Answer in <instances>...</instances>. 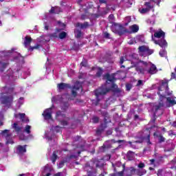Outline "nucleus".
I'll return each mask as SVG.
<instances>
[{
    "label": "nucleus",
    "mask_w": 176,
    "mask_h": 176,
    "mask_svg": "<svg viewBox=\"0 0 176 176\" xmlns=\"http://www.w3.org/2000/svg\"><path fill=\"white\" fill-rule=\"evenodd\" d=\"M170 80L164 78L161 80V85L158 87L157 94L160 97V102L158 104L153 103L151 111L155 116H162L163 115V107H164V100H166V96H172L173 91H169L168 82Z\"/></svg>",
    "instance_id": "obj_1"
},
{
    "label": "nucleus",
    "mask_w": 176,
    "mask_h": 176,
    "mask_svg": "<svg viewBox=\"0 0 176 176\" xmlns=\"http://www.w3.org/2000/svg\"><path fill=\"white\" fill-rule=\"evenodd\" d=\"M111 90L115 94H118L122 92V90H120L119 87H118V85L115 83H112L111 89L102 87L98 89L95 90V96L96 97L97 102H100V101H101V99H100V96H105V94H107V93H109Z\"/></svg>",
    "instance_id": "obj_2"
},
{
    "label": "nucleus",
    "mask_w": 176,
    "mask_h": 176,
    "mask_svg": "<svg viewBox=\"0 0 176 176\" xmlns=\"http://www.w3.org/2000/svg\"><path fill=\"white\" fill-rule=\"evenodd\" d=\"M111 31L114 32V34H118L119 36H122V35H124L126 32H129L123 25L121 24L113 23L111 26Z\"/></svg>",
    "instance_id": "obj_3"
},
{
    "label": "nucleus",
    "mask_w": 176,
    "mask_h": 176,
    "mask_svg": "<svg viewBox=\"0 0 176 176\" xmlns=\"http://www.w3.org/2000/svg\"><path fill=\"white\" fill-rule=\"evenodd\" d=\"M154 52L153 50L149 49V47L146 45H141L138 47L139 54L142 56V57L151 56V54H153Z\"/></svg>",
    "instance_id": "obj_4"
},
{
    "label": "nucleus",
    "mask_w": 176,
    "mask_h": 176,
    "mask_svg": "<svg viewBox=\"0 0 176 176\" xmlns=\"http://www.w3.org/2000/svg\"><path fill=\"white\" fill-rule=\"evenodd\" d=\"M10 63H14L15 64H24L25 61L24 60V57L21 56V54L18 53L14 55L12 58L10 60Z\"/></svg>",
    "instance_id": "obj_5"
},
{
    "label": "nucleus",
    "mask_w": 176,
    "mask_h": 176,
    "mask_svg": "<svg viewBox=\"0 0 176 176\" xmlns=\"http://www.w3.org/2000/svg\"><path fill=\"white\" fill-rule=\"evenodd\" d=\"M55 119L57 121L63 120L66 119V120H71V118L67 117L65 111H63L61 110H58L55 115Z\"/></svg>",
    "instance_id": "obj_6"
},
{
    "label": "nucleus",
    "mask_w": 176,
    "mask_h": 176,
    "mask_svg": "<svg viewBox=\"0 0 176 176\" xmlns=\"http://www.w3.org/2000/svg\"><path fill=\"white\" fill-rule=\"evenodd\" d=\"M84 170L87 172V175L93 176L96 174L97 171L94 170V168L90 166V164L87 163L85 165Z\"/></svg>",
    "instance_id": "obj_7"
},
{
    "label": "nucleus",
    "mask_w": 176,
    "mask_h": 176,
    "mask_svg": "<svg viewBox=\"0 0 176 176\" xmlns=\"http://www.w3.org/2000/svg\"><path fill=\"white\" fill-rule=\"evenodd\" d=\"M1 104L3 105H10L13 102L12 96H3L1 98Z\"/></svg>",
    "instance_id": "obj_8"
},
{
    "label": "nucleus",
    "mask_w": 176,
    "mask_h": 176,
    "mask_svg": "<svg viewBox=\"0 0 176 176\" xmlns=\"http://www.w3.org/2000/svg\"><path fill=\"white\" fill-rule=\"evenodd\" d=\"M52 109V108L46 109L45 111H44L43 113H42L45 120H50L53 119V117L52 116V113H53V112Z\"/></svg>",
    "instance_id": "obj_9"
},
{
    "label": "nucleus",
    "mask_w": 176,
    "mask_h": 176,
    "mask_svg": "<svg viewBox=\"0 0 176 176\" xmlns=\"http://www.w3.org/2000/svg\"><path fill=\"white\" fill-rule=\"evenodd\" d=\"M42 175L43 176H50L52 175V168L49 166V164L45 165L42 168Z\"/></svg>",
    "instance_id": "obj_10"
},
{
    "label": "nucleus",
    "mask_w": 176,
    "mask_h": 176,
    "mask_svg": "<svg viewBox=\"0 0 176 176\" xmlns=\"http://www.w3.org/2000/svg\"><path fill=\"white\" fill-rule=\"evenodd\" d=\"M93 163L96 165V168H102L104 166V160H102L94 159L93 160Z\"/></svg>",
    "instance_id": "obj_11"
},
{
    "label": "nucleus",
    "mask_w": 176,
    "mask_h": 176,
    "mask_svg": "<svg viewBox=\"0 0 176 176\" xmlns=\"http://www.w3.org/2000/svg\"><path fill=\"white\" fill-rule=\"evenodd\" d=\"M14 118H20L21 122H25L26 123H28V122H30V120L26 118H25V113H19L18 114H14Z\"/></svg>",
    "instance_id": "obj_12"
},
{
    "label": "nucleus",
    "mask_w": 176,
    "mask_h": 176,
    "mask_svg": "<svg viewBox=\"0 0 176 176\" xmlns=\"http://www.w3.org/2000/svg\"><path fill=\"white\" fill-rule=\"evenodd\" d=\"M153 135L156 137V138H158L159 144H162V142H164L166 141V138L163 137V135L159 132H155L153 133Z\"/></svg>",
    "instance_id": "obj_13"
},
{
    "label": "nucleus",
    "mask_w": 176,
    "mask_h": 176,
    "mask_svg": "<svg viewBox=\"0 0 176 176\" xmlns=\"http://www.w3.org/2000/svg\"><path fill=\"white\" fill-rule=\"evenodd\" d=\"M125 173L126 174V176H133L135 175V168L134 167L127 168L125 170Z\"/></svg>",
    "instance_id": "obj_14"
},
{
    "label": "nucleus",
    "mask_w": 176,
    "mask_h": 176,
    "mask_svg": "<svg viewBox=\"0 0 176 176\" xmlns=\"http://www.w3.org/2000/svg\"><path fill=\"white\" fill-rule=\"evenodd\" d=\"M155 45H159L160 47H167V41L165 39H161L159 41H155Z\"/></svg>",
    "instance_id": "obj_15"
},
{
    "label": "nucleus",
    "mask_w": 176,
    "mask_h": 176,
    "mask_svg": "<svg viewBox=\"0 0 176 176\" xmlns=\"http://www.w3.org/2000/svg\"><path fill=\"white\" fill-rule=\"evenodd\" d=\"M101 115L104 117V123H109L111 122V120H109V114L106 111H102Z\"/></svg>",
    "instance_id": "obj_16"
},
{
    "label": "nucleus",
    "mask_w": 176,
    "mask_h": 176,
    "mask_svg": "<svg viewBox=\"0 0 176 176\" xmlns=\"http://www.w3.org/2000/svg\"><path fill=\"white\" fill-rule=\"evenodd\" d=\"M69 108V102H63L60 105V109L63 112H67L68 109Z\"/></svg>",
    "instance_id": "obj_17"
},
{
    "label": "nucleus",
    "mask_w": 176,
    "mask_h": 176,
    "mask_svg": "<svg viewBox=\"0 0 176 176\" xmlns=\"http://www.w3.org/2000/svg\"><path fill=\"white\" fill-rule=\"evenodd\" d=\"M166 36V33L163 30H160L158 32L154 33V38H164Z\"/></svg>",
    "instance_id": "obj_18"
},
{
    "label": "nucleus",
    "mask_w": 176,
    "mask_h": 176,
    "mask_svg": "<svg viewBox=\"0 0 176 176\" xmlns=\"http://www.w3.org/2000/svg\"><path fill=\"white\" fill-rule=\"evenodd\" d=\"M27 148V144L24 146L19 145L16 148V152L19 153H25L27 152V148Z\"/></svg>",
    "instance_id": "obj_19"
},
{
    "label": "nucleus",
    "mask_w": 176,
    "mask_h": 176,
    "mask_svg": "<svg viewBox=\"0 0 176 176\" xmlns=\"http://www.w3.org/2000/svg\"><path fill=\"white\" fill-rule=\"evenodd\" d=\"M90 25H89V22L85 21L83 23H76L75 27L78 28V27H80V28L82 30L85 29V28H87V27H89Z\"/></svg>",
    "instance_id": "obj_20"
},
{
    "label": "nucleus",
    "mask_w": 176,
    "mask_h": 176,
    "mask_svg": "<svg viewBox=\"0 0 176 176\" xmlns=\"http://www.w3.org/2000/svg\"><path fill=\"white\" fill-rule=\"evenodd\" d=\"M81 89V91H83V88L82 87V83L79 81H76L74 83V85L73 86V89L74 90H80Z\"/></svg>",
    "instance_id": "obj_21"
},
{
    "label": "nucleus",
    "mask_w": 176,
    "mask_h": 176,
    "mask_svg": "<svg viewBox=\"0 0 176 176\" xmlns=\"http://www.w3.org/2000/svg\"><path fill=\"white\" fill-rule=\"evenodd\" d=\"M69 85L64 82H60L57 85V87L58 90H65V89H67V87H69Z\"/></svg>",
    "instance_id": "obj_22"
},
{
    "label": "nucleus",
    "mask_w": 176,
    "mask_h": 176,
    "mask_svg": "<svg viewBox=\"0 0 176 176\" xmlns=\"http://www.w3.org/2000/svg\"><path fill=\"white\" fill-rule=\"evenodd\" d=\"M31 42H32V38H31V36H26L25 37V41H24L23 45L25 47L30 46V45H31Z\"/></svg>",
    "instance_id": "obj_23"
},
{
    "label": "nucleus",
    "mask_w": 176,
    "mask_h": 176,
    "mask_svg": "<svg viewBox=\"0 0 176 176\" xmlns=\"http://www.w3.org/2000/svg\"><path fill=\"white\" fill-rule=\"evenodd\" d=\"M57 153H58V151H54L52 153V155L50 157V160H52V162L54 164V163H56V161L58 158V155H57Z\"/></svg>",
    "instance_id": "obj_24"
},
{
    "label": "nucleus",
    "mask_w": 176,
    "mask_h": 176,
    "mask_svg": "<svg viewBox=\"0 0 176 176\" xmlns=\"http://www.w3.org/2000/svg\"><path fill=\"white\" fill-rule=\"evenodd\" d=\"M12 134H9L8 133L6 135V144L7 145H8V144H14V142H13V140L12 139Z\"/></svg>",
    "instance_id": "obj_25"
},
{
    "label": "nucleus",
    "mask_w": 176,
    "mask_h": 176,
    "mask_svg": "<svg viewBox=\"0 0 176 176\" xmlns=\"http://www.w3.org/2000/svg\"><path fill=\"white\" fill-rule=\"evenodd\" d=\"M104 78L107 79V80H108L109 82H113V80H115V76L113 75L111 76L109 73L106 74L104 76Z\"/></svg>",
    "instance_id": "obj_26"
},
{
    "label": "nucleus",
    "mask_w": 176,
    "mask_h": 176,
    "mask_svg": "<svg viewBox=\"0 0 176 176\" xmlns=\"http://www.w3.org/2000/svg\"><path fill=\"white\" fill-rule=\"evenodd\" d=\"M12 128L14 129L16 133H17V134H19V133H20V131H21V129H23L21 126H19V124H17V122L13 124Z\"/></svg>",
    "instance_id": "obj_27"
},
{
    "label": "nucleus",
    "mask_w": 176,
    "mask_h": 176,
    "mask_svg": "<svg viewBox=\"0 0 176 176\" xmlns=\"http://www.w3.org/2000/svg\"><path fill=\"white\" fill-rule=\"evenodd\" d=\"M126 157L128 160H133L134 159V152L129 151L127 152Z\"/></svg>",
    "instance_id": "obj_28"
},
{
    "label": "nucleus",
    "mask_w": 176,
    "mask_h": 176,
    "mask_svg": "<svg viewBox=\"0 0 176 176\" xmlns=\"http://www.w3.org/2000/svg\"><path fill=\"white\" fill-rule=\"evenodd\" d=\"M74 34H75V36L77 39H79V38H82V30H75Z\"/></svg>",
    "instance_id": "obj_29"
},
{
    "label": "nucleus",
    "mask_w": 176,
    "mask_h": 176,
    "mask_svg": "<svg viewBox=\"0 0 176 176\" xmlns=\"http://www.w3.org/2000/svg\"><path fill=\"white\" fill-rule=\"evenodd\" d=\"M129 28L133 32H138L140 30V28L137 25H131Z\"/></svg>",
    "instance_id": "obj_30"
},
{
    "label": "nucleus",
    "mask_w": 176,
    "mask_h": 176,
    "mask_svg": "<svg viewBox=\"0 0 176 176\" xmlns=\"http://www.w3.org/2000/svg\"><path fill=\"white\" fill-rule=\"evenodd\" d=\"M157 72V68L156 67H151L148 69V74L153 75Z\"/></svg>",
    "instance_id": "obj_31"
},
{
    "label": "nucleus",
    "mask_w": 176,
    "mask_h": 176,
    "mask_svg": "<svg viewBox=\"0 0 176 176\" xmlns=\"http://www.w3.org/2000/svg\"><path fill=\"white\" fill-rule=\"evenodd\" d=\"M143 140H145L146 142H147L148 145H152V142H151V134L148 133L146 137H144Z\"/></svg>",
    "instance_id": "obj_32"
},
{
    "label": "nucleus",
    "mask_w": 176,
    "mask_h": 176,
    "mask_svg": "<svg viewBox=\"0 0 176 176\" xmlns=\"http://www.w3.org/2000/svg\"><path fill=\"white\" fill-rule=\"evenodd\" d=\"M40 47H42V45H41V44H36V45H34L33 47L30 46V48H29V50L30 52H34V50H35V49L38 50Z\"/></svg>",
    "instance_id": "obj_33"
},
{
    "label": "nucleus",
    "mask_w": 176,
    "mask_h": 176,
    "mask_svg": "<svg viewBox=\"0 0 176 176\" xmlns=\"http://www.w3.org/2000/svg\"><path fill=\"white\" fill-rule=\"evenodd\" d=\"M69 120L64 119V120H59L58 122H59L60 123V125L63 126V127H64L65 126H68V121Z\"/></svg>",
    "instance_id": "obj_34"
},
{
    "label": "nucleus",
    "mask_w": 176,
    "mask_h": 176,
    "mask_svg": "<svg viewBox=\"0 0 176 176\" xmlns=\"http://www.w3.org/2000/svg\"><path fill=\"white\" fill-rule=\"evenodd\" d=\"M165 98H166L167 102H168L169 104H170V105H176V101H175V100H172L171 98H170V97Z\"/></svg>",
    "instance_id": "obj_35"
},
{
    "label": "nucleus",
    "mask_w": 176,
    "mask_h": 176,
    "mask_svg": "<svg viewBox=\"0 0 176 176\" xmlns=\"http://www.w3.org/2000/svg\"><path fill=\"white\" fill-rule=\"evenodd\" d=\"M135 69L140 74H145V69L142 67H136Z\"/></svg>",
    "instance_id": "obj_36"
},
{
    "label": "nucleus",
    "mask_w": 176,
    "mask_h": 176,
    "mask_svg": "<svg viewBox=\"0 0 176 176\" xmlns=\"http://www.w3.org/2000/svg\"><path fill=\"white\" fill-rule=\"evenodd\" d=\"M144 6H146V9H148L151 12V9L153 8V6L151 4V2H145Z\"/></svg>",
    "instance_id": "obj_37"
},
{
    "label": "nucleus",
    "mask_w": 176,
    "mask_h": 176,
    "mask_svg": "<svg viewBox=\"0 0 176 176\" xmlns=\"http://www.w3.org/2000/svg\"><path fill=\"white\" fill-rule=\"evenodd\" d=\"M24 131L25 133H27V134H31V126L26 125Z\"/></svg>",
    "instance_id": "obj_38"
},
{
    "label": "nucleus",
    "mask_w": 176,
    "mask_h": 176,
    "mask_svg": "<svg viewBox=\"0 0 176 176\" xmlns=\"http://www.w3.org/2000/svg\"><path fill=\"white\" fill-rule=\"evenodd\" d=\"M135 174L138 176H142L145 174V172L141 170L140 169H135Z\"/></svg>",
    "instance_id": "obj_39"
},
{
    "label": "nucleus",
    "mask_w": 176,
    "mask_h": 176,
    "mask_svg": "<svg viewBox=\"0 0 176 176\" xmlns=\"http://www.w3.org/2000/svg\"><path fill=\"white\" fill-rule=\"evenodd\" d=\"M58 36H59L60 39H64V38H67V32H62L59 34Z\"/></svg>",
    "instance_id": "obj_40"
},
{
    "label": "nucleus",
    "mask_w": 176,
    "mask_h": 176,
    "mask_svg": "<svg viewBox=\"0 0 176 176\" xmlns=\"http://www.w3.org/2000/svg\"><path fill=\"white\" fill-rule=\"evenodd\" d=\"M49 38H50V39H56V38H58V36L57 35V33L54 32L52 34H50L48 35Z\"/></svg>",
    "instance_id": "obj_41"
},
{
    "label": "nucleus",
    "mask_w": 176,
    "mask_h": 176,
    "mask_svg": "<svg viewBox=\"0 0 176 176\" xmlns=\"http://www.w3.org/2000/svg\"><path fill=\"white\" fill-rule=\"evenodd\" d=\"M102 72H103L102 68L98 67V72H96V76L100 78V76H101V75H102Z\"/></svg>",
    "instance_id": "obj_42"
},
{
    "label": "nucleus",
    "mask_w": 176,
    "mask_h": 176,
    "mask_svg": "<svg viewBox=\"0 0 176 176\" xmlns=\"http://www.w3.org/2000/svg\"><path fill=\"white\" fill-rule=\"evenodd\" d=\"M126 56H121L120 58V64L121 65V67H124V65H123V63H124V61H126Z\"/></svg>",
    "instance_id": "obj_43"
},
{
    "label": "nucleus",
    "mask_w": 176,
    "mask_h": 176,
    "mask_svg": "<svg viewBox=\"0 0 176 176\" xmlns=\"http://www.w3.org/2000/svg\"><path fill=\"white\" fill-rule=\"evenodd\" d=\"M107 124H108V122H104L103 124H101L99 129H102L104 131V130H105V129L108 127Z\"/></svg>",
    "instance_id": "obj_44"
},
{
    "label": "nucleus",
    "mask_w": 176,
    "mask_h": 176,
    "mask_svg": "<svg viewBox=\"0 0 176 176\" xmlns=\"http://www.w3.org/2000/svg\"><path fill=\"white\" fill-rule=\"evenodd\" d=\"M126 170V166L123 165V169L122 171L118 172L117 175L120 176H124V171Z\"/></svg>",
    "instance_id": "obj_45"
},
{
    "label": "nucleus",
    "mask_w": 176,
    "mask_h": 176,
    "mask_svg": "<svg viewBox=\"0 0 176 176\" xmlns=\"http://www.w3.org/2000/svg\"><path fill=\"white\" fill-rule=\"evenodd\" d=\"M0 152L2 153H6V152H9V147H5L3 144V148L0 150Z\"/></svg>",
    "instance_id": "obj_46"
},
{
    "label": "nucleus",
    "mask_w": 176,
    "mask_h": 176,
    "mask_svg": "<svg viewBox=\"0 0 176 176\" xmlns=\"http://www.w3.org/2000/svg\"><path fill=\"white\" fill-rule=\"evenodd\" d=\"M133 89V85L130 83L126 84V91H130Z\"/></svg>",
    "instance_id": "obj_47"
},
{
    "label": "nucleus",
    "mask_w": 176,
    "mask_h": 176,
    "mask_svg": "<svg viewBox=\"0 0 176 176\" xmlns=\"http://www.w3.org/2000/svg\"><path fill=\"white\" fill-rule=\"evenodd\" d=\"M80 67H87V60L85 58H83L80 63Z\"/></svg>",
    "instance_id": "obj_48"
},
{
    "label": "nucleus",
    "mask_w": 176,
    "mask_h": 176,
    "mask_svg": "<svg viewBox=\"0 0 176 176\" xmlns=\"http://www.w3.org/2000/svg\"><path fill=\"white\" fill-rule=\"evenodd\" d=\"M60 12H63V10H61V8L60 7H55V14H58V13H60Z\"/></svg>",
    "instance_id": "obj_49"
},
{
    "label": "nucleus",
    "mask_w": 176,
    "mask_h": 176,
    "mask_svg": "<svg viewBox=\"0 0 176 176\" xmlns=\"http://www.w3.org/2000/svg\"><path fill=\"white\" fill-rule=\"evenodd\" d=\"M111 142H113V144H116V143L122 144V142H124V140H115V139H113V140H111Z\"/></svg>",
    "instance_id": "obj_50"
},
{
    "label": "nucleus",
    "mask_w": 176,
    "mask_h": 176,
    "mask_svg": "<svg viewBox=\"0 0 176 176\" xmlns=\"http://www.w3.org/2000/svg\"><path fill=\"white\" fill-rule=\"evenodd\" d=\"M92 122L93 123H98V122H100V118L97 116H94L92 118Z\"/></svg>",
    "instance_id": "obj_51"
},
{
    "label": "nucleus",
    "mask_w": 176,
    "mask_h": 176,
    "mask_svg": "<svg viewBox=\"0 0 176 176\" xmlns=\"http://www.w3.org/2000/svg\"><path fill=\"white\" fill-rule=\"evenodd\" d=\"M159 54L161 57H166V54H167V52H166V50H164L162 51H160Z\"/></svg>",
    "instance_id": "obj_52"
},
{
    "label": "nucleus",
    "mask_w": 176,
    "mask_h": 176,
    "mask_svg": "<svg viewBox=\"0 0 176 176\" xmlns=\"http://www.w3.org/2000/svg\"><path fill=\"white\" fill-rule=\"evenodd\" d=\"M54 131H56V133H61V127L57 125L54 127Z\"/></svg>",
    "instance_id": "obj_53"
},
{
    "label": "nucleus",
    "mask_w": 176,
    "mask_h": 176,
    "mask_svg": "<svg viewBox=\"0 0 176 176\" xmlns=\"http://www.w3.org/2000/svg\"><path fill=\"white\" fill-rule=\"evenodd\" d=\"M65 164V161H60L58 164V168H63L64 167V164Z\"/></svg>",
    "instance_id": "obj_54"
},
{
    "label": "nucleus",
    "mask_w": 176,
    "mask_h": 176,
    "mask_svg": "<svg viewBox=\"0 0 176 176\" xmlns=\"http://www.w3.org/2000/svg\"><path fill=\"white\" fill-rule=\"evenodd\" d=\"M176 67L175 68V72H172L171 74H170V80L171 79H176Z\"/></svg>",
    "instance_id": "obj_55"
},
{
    "label": "nucleus",
    "mask_w": 176,
    "mask_h": 176,
    "mask_svg": "<svg viewBox=\"0 0 176 176\" xmlns=\"http://www.w3.org/2000/svg\"><path fill=\"white\" fill-rule=\"evenodd\" d=\"M148 12H150L147 8H142L141 10H140V13L142 14H145V13H148Z\"/></svg>",
    "instance_id": "obj_56"
},
{
    "label": "nucleus",
    "mask_w": 176,
    "mask_h": 176,
    "mask_svg": "<svg viewBox=\"0 0 176 176\" xmlns=\"http://www.w3.org/2000/svg\"><path fill=\"white\" fill-rule=\"evenodd\" d=\"M158 116H155V114L153 115V118L151 120V123H155L156 119H157Z\"/></svg>",
    "instance_id": "obj_57"
},
{
    "label": "nucleus",
    "mask_w": 176,
    "mask_h": 176,
    "mask_svg": "<svg viewBox=\"0 0 176 176\" xmlns=\"http://www.w3.org/2000/svg\"><path fill=\"white\" fill-rule=\"evenodd\" d=\"M104 131L102 130V129H101L100 128H99V129H98L97 130H96V134L98 135H101V134H102V132H103Z\"/></svg>",
    "instance_id": "obj_58"
},
{
    "label": "nucleus",
    "mask_w": 176,
    "mask_h": 176,
    "mask_svg": "<svg viewBox=\"0 0 176 176\" xmlns=\"http://www.w3.org/2000/svg\"><path fill=\"white\" fill-rule=\"evenodd\" d=\"M104 38H106V39H110L111 38V34H109V33H108V32H105L104 33Z\"/></svg>",
    "instance_id": "obj_59"
},
{
    "label": "nucleus",
    "mask_w": 176,
    "mask_h": 176,
    "mask_svg": "<svg viewBox=\"0 0 176 176\" xmlns=\"http://www.w3.org/2000/svg\"><path fill=\"white\" fill-rule=\"evenodd\" d=\"M140 63H142V65H144V67H148V65H149L148 63L143 60H139L138 64H140Z\"/></svg>",
    "instance_id": "obj_60"
},
{
    "label": "nucleus",
    "mask_w": 176,
    "mask_h": 176,
    "mask_svg": "<svg viewBox=\"0 0 176 176\" xmlns=\"http://www.w3.org/2000/svg\"><path fill=\"white\" fill-rule=\"evenodd\" d=\"M76 91H77V90L74 89L72 88V96H74V97H76V96H78V93L76 92Z\"/></svg>",
    "instance_id": "obj_61"
},
{
    "label": "nucleus",
    "mask_w": 176,
    "mask_h": 176,
    "mask_svg": "<svg viewBox=\"0 0 176 176\" xmlns=\"http://www.w3.org/2000/svg\"><path fill=\"white\" fill-rule=\"evenodd\" d=\"M52 14H56L55 7H52L49 11Z\"/></svg>",
    "instance_id": "obj_62"
},
{
    "label": "nucleus",
    "mask_w": 176,
    "mask_h": 176,
    "mask_svg": "<svg viewBox=\"0 0 176 176\" xmlns=\"http://www.w3.org/2000/svg\"><path fill=\"white\" fill-rule=\"evenodd\" d=\"M44 28L46 31H49V23L47 22L44 23Z\"/></svg>",
    "instance_id": "obj_63"
},
{
    "label": "nucleus",
    "mask_w": 176,
    "mask_h": 176,
    "mask_svg": "<svg viewBox=\"0 0 176 176\" xmlns=\"http://www.w3.org/2000/svg\"><path fill=\"white\" fill-rule=\"evenodd\" d=\"M138 167L139 168H144V167H145V164L142 163V162H140L138 165Z\"/></svg>",
    "instance_id": "obj_64"
}]
</instances>
